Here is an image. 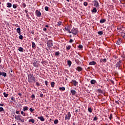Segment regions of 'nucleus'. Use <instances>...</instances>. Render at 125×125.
Segmentation results:
<instances>
[{"label":"nucleus","mask_w":125,"mask_h":125,"mask_svg":"<svg viewBox=\"0 0 125 125\" xmlns=\"http://www.w3.org/2000/svg\"><path fill=\"white\" fill-rule=\"evenodd\" d=\"M36 79L34 77V75L29 74L28 75V82L29 83H35Z\"/></svg>","instance_id":"nucleus-1"},{"label":"nucleus","mask_w":125,"mask_h":125,"mask_svg":"<svg viewBox=\"0 0 125 125\" xmlns=\"http://www.w3.org/2000/svg\"><path fill=\"white\" fill-rule=\"evenodd\" d=\"M70 33H72L73 35H77L78 33L79 32V30L78 28H72L71 30L70 31Z\"/></svg>","instance_id":"nucleus-2"},{"label":"nucleus","mask_w":125,"mask_h":125,"mask_svg":"<svg viewBox=\"0 0 125 125\" xmlns=\"http://www.w3.org/2000/svg\"><path fill=\"white\" fill-rule=\"evenodd\" d=\"M15 118L17 120V121H20L21 123H24L25 122V119L23 118L21 119V116L20 115H18L16 116H15Z\"/></svg>","instance_id":"nucleus-3"},{"label":"nucleus","mask_w":125,"mask_h":125,"mask_svg":"<svg viewBox=\"0 0 125 125\" xmlns=\"http://www.w3.org/2000/svg\"><path fill=\"white\" fill-rule=\"evenodd\" d=\"M47 45L48 47H51L53 45V43H52V40H49L47 42Z\"/></svg>","instance_id":"nucleus-4"},{"label":"nucleus","mask_w":125,"mask_h":125,"mask_svg":"<svg viewBox=\"0 0 125 125\" xmlns=\"http://www.w3.org/2000/svg\"><path fill=\"white\" fill-rule=\"evenodd\" d=\"M71 114L70 112H68L67 114H66V115L65 116V120H70L71 118Z\"/></svg>","instance_id":"nucleus-5"},{"label":"nucleus","mask_w":125,"mask_h":125,"mask_svg":"<svg viewBox=\"0 0 125 125\" xmlns=\"http://www.w3.org/2000/svg\"><path fill=\"white\" fill-rule=\"evenodd\" d=\"M35 13H36V16H37V17H41V16H42V13H41L40 12V11H39L38 10H36Z\"/></svg>","instance_id":"nucleus-6"},{"label":"nucleus","mask_w":125,"mask_h":125,"mask_svg":"<svg viewBox=\"0 0 125 125\" xmlns=\"http://www.w3.org/2000/svg\"><path fill=\"white\" fill-rule=\"evenodd\" d=\"M94 5L96 8L97 7V8H99L100 7L99 2H98L97 0H94Z\"/></svg>","instance_id":"nucleus-7"},{"label":"nucleus","mask_w":125,"mask_h":125,"mask_svg":"<svg viewBox=\"0 0 125 125\" xmlns=\"http://www.w3.org/2000/svg\"><path fill=\"white\" fill-rule=\"evenodd\" d=\"M72 83L75 86H76V85H78V84H79L78 82H77L76 80H72Z\"/></svg>","instance_id":"nucleus-8"},{"label":"nucleus","mask_w":125,"mask_h":125,"mask_svg":"<svg viewBox=\"0 0 125 125\" xmlns=\"http://www.w3.org/2000/svg\"><path fill=\"white\" fill-rule=\"evenodd\" d=\"M122 62V60H120L118 62H117L116 63V67H118L119 69H120V66H121V63Z\"/></svg>","instance_id":"nucleus-9"},{"label":"nucleus","mask_w":125,"mask_h":125,"mask_svg":"<svg viewBox=\"0 0 125 125\" xmlns=\"http://www.w3.org/2000/svg\"><path fill=\"white\" fill-rule=\"evenodd\" d=\"M70 92L72 93V95H76L77 92L75 90H71Z\"/></svg>","instance_id":"nucleus-10"},{"label":"nucleus","mask_w":125,"mask_h":125,"mask_svg":"<svg viewBox=\"0 0 125 125\" xmlns=\"http://www.w3.org/2000/svg\"><path fill=\"white\" fill-rule=\"evenodd\" d=\"M97 64L96 61H91L89 62V65H96Z\"/></svg>","instance_id":"nucleus-11"},{"label":"nucleus","mask_w":125,"mask_h":125,"mask_svg":"<svg viewBox=\"0 0 125 125\" xmlns=\"http://www.w3.org/2000/svg\"><path fill=\"white\" fill-rule=\"evenodd\" d=\"M38 119L40 120V121H41V122H44V118H43V117H42V116L38 117Z\"/></svg>","instance_id":"nucleus-12"},{"label":"nucleus","mask_w":125,"mask_h":125,"mask_svg":"<svg viewBox=\"0 0 125 125\" xmlns=\"http://www.w3.org/2000/svg\"><path fill=\"white\" fill-rule=\"evenodd\" d=\"M64 29L66 31H67L68 33H71V31L70 29H69L68 26H66L65 27H64Z\"/></svg>","instance_id":"nucleus-13"},{"label":"nucleus","mask_w":125,"mask_h":125,"mask_svg":"<svg viewBox=\"0 0 125 125\" xmlns=\"http://www.w3.org/2000/svg\"><path fill=\"white\" fill-rule=\"evenodd\" d=\"M0 76H3V77H6V73L1 72L0 71Z\"/></svg>","instance_id":"nucleus-14"},{"label":"nucleus","mask_w":125,"mask_h":125,"mask_svg":"<svg viewBox=\"0 0 125 125\" xmlns=\"http://www.w3.org/2000/svg\"><path fill=\"white\" fill-rule=\"evenodd\" d=\"M17 32H18L19 35H21V29L20 27L17 29Z\"/></svg>","instance_id":"nucleus-15"},{"label":"nucleus","mask_w":125,"mask_h":125,"mask_svg":"<svg viewBox=\"0 0 125 125\" xmlns=\"http://www.w3.org/2000/svg\"><path fill=\"white\" fill-rule=\"evenodd\" d=\"M29 110V107L28 106H24L23 108V112H25V111H28Z\"/></svg>","instance_id":"nucleus-16"},{"label":"nucleus","mask_w":125,"mask_h":125,"mask_svg":"<svg viewBox=\"0 0 125 125\" xmlns=\"http://www.w3.org/2000/svg\"><path fill=\"white\" fill-rule=\"evenodd\" d=\"M106 61H107L106 58H104V59H103V58H101V59H100V62H106Z\"/></svg>","instance_id":"nucleus-17"},{"label":"nucleus","mask_w":125,"mask_h":125,"mask_svg":"<svg viewBox=\"0 0 125 125\" xmlns=\"http://www.w3.org/2000/svg\"><path fill=\"white\" fill-rule=\"evenodd\" d=\"M92 12L93 13H96V12H97V9L96 8V7H94L93 10H92Z\"/></svg>","instance_id":"nucleus-18"},{"label":"nucleus","mask_w":125,"mask_h":125,"mask_svg":"<svg viewBox=\"0 0 125 125\" xmlns=\"http://www.w3.org/2000/svg\"><path fill=\"white\" fill-rule=\"evenodd\" d=\"M12 6V4H11V3H10V2L7 3V7L10 8V7H11Z\"/></svg>","instance_id":"nucleus-19"},{"label":"nucleus","mask_w":125,"mask_h":125,"mask_svg":"<svg viewBox=\"0 0 125 125\" xmlns=\"http://www.w3.org/2000/svg\"><path fill=\"white\" fill-rule=\"evenodd\" d=\"M90 83L91 84H95V83H96V80H94V79H92V80H91Z\"/></svg>","instance_id":"nucleus-20"},{"label":"nucleus","mask_w":125,"mask_h":125,"mask_svg":"<svg viewBox=\"0 0 125 125\" xmlns=\"http://www.w3.org/2000/svg\"><path fill=\"white\" fill-rule=\"evenodd\" d=\"M29 123H32V124L35 123V119H31L28 120Z\"/></svg>","instance_id":"nucleus-21"},{"label":"nucleus","mask_w":125,"mask_h":125,"mask_svg":"<svg viewBox=\"0 0 125 125\" xmlns=\"http://www.w3.org/2000/svg\"><path fill=\"white\" fill-rule=\"evenodd\" d=\"M33 66L34 67H35V68H38L39 67V65H38V63L36 62H33Z\"/></svg>","instance_id":"nucleus-22"},{"label":"nucleus","mask_w":125,"mask_h":125,"mask_svg":"<svg viewBox=\"0 0 125 125\" xmlns=\"http://www.w3.org/2000/svg\"><path fill=\"white\" fill-rule=\"evenodd\" d=\"M77 71H82L83 68L82 67H80V66H78L77 67Z\"/></svg>","instance_id":"nucleus-23"},{"label":"nucleus","mask_w":125,"mask_h":125,"mask_svg":"<svg viewBox=\"0 0 125 125\" xmlns=\"http://www.w3.org/2000/svg\"><path fill=\"white\" fill-rule=\"evenodd\" d=\"M100 22V23H104V22H106V19H101Z\"/></svg>","instance_id":"nucleus-24"},{"label":"nucleus","mask_w":125,"mask_h":125,"mask_svg":"<svg viewBox=\"0 0 125 125\" xmlns=\"http://www.w3.org/2000/svg\"><path fill=\"white\" fill-rule=\"evenodd\" d=\"M67 64L69 66V67L71 66V64H72V61H71V60H68L67 61Z\"/></svg>","instance_id":"nucleus-25"},{"label":"nucleus","mask_w":125,"mask_h":125,"mask_svg":"<svg viewBox=\"0 0 125 125\" xmlns=\"http://www.w3.org/2000/svg\"><path fill=\"white\" fill-rule=\"evenodd\" d=\"M18 50H19V51H20L21 52H23V49L22 47H19Z\"/></svg>","instance_id":"nucleus-26"},{"label":"nucleus","mask_w":125,"mask_h":125,"mask_svg":"<svg viewBox=\"0 0 125 125\" xmlns=\"http://www.w3.org/2000/svg\"><path fill=\"white\" fill-rule=\"evenodd\" d=\"M88 111L89 112H90V113H92V112H93V109H92V108H91V107H88Z\"/></svg>","instance_id":"nucleus-27"},{"label":"nucleus","mask_w":125,"mask_h":125,"mask_svg":"<svg viewBox=\"0 0 125 125\" xmlns=\"http://www.w3.org/2000/svg\"><path fill=\"white\" fill-rule=\"evenodd\" d=\"M51 87H54L55 86V83L54 82H52L51 83Z\"/></svg>","instance_id":"nucleus-28"},{"label":"nucleus","mask_w":125,"mask_h":125,"mask_svg":"<svg viewBox=\"0 0 125 125\" xmlns=\"http://www.w3.org/2000/svg\"><path fill=\"white\" fill-rule=\"evenodd\" d=\"M122 42V40H118L117 42V44H120Z\"/></svg>","instance_id":"nucleus-29"},{"label":"nucleus","mask_w":125,"mask_h":125,"mask_svg":"<svg viewBox=\"0 0 125 125\" xmlns=\"http://www.w3.org/2000/svg\"><path fill=\"white\" fill-rule=\"evenodd\" d=\"M21 114H22V116H23L24 117L26 116V113L24 112V111H21Z\"/></svg>","instance_id":"nucleus-30"},{"label":"nucleus","mask_w":125,"mask_h":125,"mask_svg":"<svg viewBox=\"0 0 125 125\" xmlns=\"http://www.w3.org/2000/svg\"><path fill=\"white\" fill-rule=\"evenodd\" d=\"M109 118L110 120H112V119L113 118V114L112 113H111L110 114V116H109Z\"/></svg>","instance_id":"nucleus-31"},{"label":"nucleus","mask_w":125,"mask_h":125,"mask_svg":"<svg viewBox=\"0 0 125 125\" xmlns=\"http://www.w3.org/2000/svg\"><path fill=\"white\" fill-rule=\"evenodd\" d=\"M35 46H36V44L34 42H32V48H35Z\"/></svg>","instance_id":"nucleus-32"},{"label":"nucleus","mask_w":125,"mask_h":125,"mask_svg":"<svg viewBox=\"0 0 125 125\" xmlns=\"http://www.w3.org/2000/svg\"><path fill=\"white\" fill-rule=\"evenodd\" d=\"M44 83L46 86H47V87H48V82H47V81H45Z\"/></svg>","instance_id":"nucleus-33"},{"label":"nucleus","mask_w":125,"mask_h":125,"mask_svg":"<svg viewBox=\"0 0 125 125\" xmlns=\"http://www.w3.org/2000/svg\"><path fill=\"white\" fill-rule=\"evenodd\" d=\"M98 92H99L100 93H103V91H102V90H101V89H98Z\"/></svg>","instance_id":"nucleus-34"},{"label":"nucleus","mask_w":125,"mask_h":125,"mask_svg":"<svg viewBox=\"0 0 125 125\" xmlns=\"http://www.w3.org/2000/svg\"><path fill=\"white\" fill-rule=\"evenodd\" d=\"M0 112H4V109L2 107H0Z\"/></svg>","instance_id":"nucleus-35"},{"label":"nucleus","mask_w":125,"mask_h":125,"mask_svg":"<svg viewBox=\"0 0 125 125\" xmlns=\"http://www.w3.org/2000/svg\"><path fill=\"white\" fill-rule=\"evenodd\" d=\"M98 33L99 35H103V31H99V32H98Z\"/></svg>","instance_id":"nucleus-36"},{"label":"nucleus","mask_w":125,"mask_h":125,"mask_svg":"<svg viewBox=\"0 0 125 125\" xmlns=\"http://www.w3.org/2000/svg\"><path fill=\"white\" fill-rule=\"evenodd\" d=\"M3 94L4 97H7V96H8V94H6V93L5 92H4Z\"/></svg>","instance_id":"nucleus-37"},{"label":"nucleus","mask_w":125,"mask_h":125,"mask_svg":"<svg viewBox=\"0 0 125 125\" xmlns=\"http://www.w3.org/2000/svg\"><path fill=\"white\" fill-rule=\"evenodd\" d=\"M98 118L97 116H95V117H94V118L93 119V121H97V120H98Z\"/></svg>","instance_id":"nucleus-38"},{"label":"nucleus","mask_w":125,"mask_h":125,"mask_svg":"<svg viewBox=\"0 0 125 125\" xmlns=\"http://www.w3.org/2000/svg\"><path fill=\"white\" fill-rule=\"evenodd\" d=\"M83 5L85 6H87L88 5V2L87 1H84L83 2Z\"/></svg>","instance_id":"nucleus-39"},{"label":"nucleus","mask_w":125,"mask_h":125,"mask_svg":"<svg viewBox=\"0 0 125 125\" xmlns=\"http://www.w3.org/2000/svg\"><path fill=\"white\" fill-rule=\"evenodd\" d=\"M58 123V120H55L54 121V124H55V125H57V123Z\"/></svg>","instance_id":"nucleus-40"},{"label":"nucleus","mask_w":125,"mask_h":125,"mask_svg":"<svg viewBox=\"0 0 125 125\" xmlns=\"http://www.w3.org/2000/svg\"><path fill=\"white\" fill-rule=\"evenodd\" d=\"M71 48V45H67V46H66V49L67 50H69Z\"/></svg>","instance_id":"nucleus-41"},{"label":"nucleus","mask_w":125,"mask_h":125,"mask_svg":"<svg viewBox=\"0 0 125 125\" xmlns=\"http://www.w3.org/2000/svg\"><path fill=\"white\" fill-rule=\"evenodd\" d=\"M19 39H20V40H23V36L20 35V36L19 37Z\"/></svg>","instance_id":"nucleus-42"},{"label":"nucleus","mask_w":125,"mask_h":125,"mask_svg":"<svg viewBox=\"0 0 125 125\" xmlns=\"http://www.w3.org/2000/svg\"><path fill=\"white\" fill-rule=\"evenodd\" d=\"M13 8H17V5H16V4H14L13 5Z\"/></svg>","instance_id":"nucleus-43"},{"label":"nucleus","mask_w":125,"mask_h":125,"mask_svg":"<svg viewBox=\"0 0 125 125\" xmlns=\"http://www.w3.org/2000/svg\"><path fill=\"white\" fill-rule=\"evenodd\" d=\"M29 111H30L31 113H33V112H34V109H33L32 108H30Z\"/></svg>","instance_id":"nucleus-44"},{"label":"nucleus","mask_w":125,"mask_h":125,"mask_svg":"<svg viewBox=\"0 0 125 125\" xmlns=\"http://www.w3.org/2000/svg\"><path fill=\"white\" fill-rule=\"evenodd\" d=\"M78 47L79 48H83V45L82 44H79V45L78 46Z\"/></svg>","instance_id":"nucleus-45"},{"label":"nucleus","mask_w":125,"mask_h":125,"mask_svg":"<svg viewBox=\"0 0 125 125\" xmlns=\"http://www.w3.org/2000/svg\"><path fill=\"white\" fill-rule=\"evenodd\" d=\"M40 97L42 98L43 97V94L42 92L40 93Z\"/></svg>","instance_id":"nucleus-46"},{"label":"nucleus","mask_w":125,"mask_h":125,"mask_svg":"<svg viewBox=\"0 0 125 125\" xmlns=\"http://www.w3.org/2000/svg\"><path fill=\"white\" fill-rule=\"evenodd\" d=\"M44 8L46 11H48V7L45 6Z\"/></svg>","instance_id":"nucleus-47"},{"label":"nucleus","mask_w":125,"mask_h":125,"mask_svg":"<svg viewBox=\"0 0 125 125\" xmlns=\"http://www.w3.org/2000/svg\"><path fill=\"white\" fill-rule=\"evenodd\" d=\"M22 7H23V8H25V7H26V4L25 3H22Z\"/></svg>","instance_id":"nucleus-48"},{"label":"nucleus","mask_w":125,"mask_h":125,"mask_svg":"<svg viewBox=\"0 0 125 125\" xmlns=\"http://www.w3.org/2000/svg\"><path fill=\"white\" fill-rule=\"evenodd\" d=\"M55 55L57 56L58 55H59V52H56L55 53Z\"/></svg>","instance_id":"nucleus-49"},{"label":"nucleus","mask_w":125,"mask_h":125,"mask_svg":"<svg viewBox=\"0 0 125 125\" xmlns=\"http://www.w3.org/2000/svg\"><path fill=\"white\" fill-rule=\"evenodd\" d=\"M61 24H62V22H61V21H59L58 22V26H60V25H61Z\"/></svg>","instance_id":"nucleus-50"},{"label":"nucleus","mask_w":125,"mask_h":125,"mask_svg":"<svg viewBox=\"0 0 125 125\" xmlns=\"http://www.w3.org/2000/svg\"><path fill=\"white\" fill-rule=\"evenodd\" d=\"M31 98H32V99H35V95L32 94L31 95Z\"/></svg>","instance_id":"nucleus-51"},{"label":"nucleus","mask_w":125,"mask_h":125,"mask_svg":"<svg viewBox=\"0 0 125 125\" xmlns=\"http://www.w3.org/2000/svg\"><path fill=\"white\" fill-rule=\"evenodd\" d=\"M36 85H37V86H40V84L39 83V82H37L36 83Z\"/></svg>","instance_id":"nucleus-52"},{"label":"nucleus","mask_w":125,"mask_h":125,"mask_svg":"<svg viewBox=\"0 0 125 125\" xmlns=\"http://www.w3.org/2000/svg\"><path fill=\"white\" fill-rule=\"evenodd\" d=\"M73 42V40H72V39H70V40H69V42Z\"/></svg>","instance_id":"nucleus-53"},{"label":"nucleus","mask_w":125,"mask_h":125,"mask_svg":"<svg viewBox=\"0 0 125 125\" xmlns=\"http://www.w3.org/2000/svg\"><path fill=\"white\" fill-rule=\"evenodd\" d=\"M11 99L12 101H15V98H14L13 97H12Z\"/></svg>","instance_id":"nucleus-54"},{"label":"nucleus","mask_w":125,"mask_h":125,"mask_svg":"<svg viewBox=\"0 0 125 125\" xmlns=\"http://www.w3.org/2000/svg\"><path fill=\"white\" fill-rule=\"evenodd\" d=\"M60 90H63V87L59 88Z\"/></svg>","instance_id":"nucleus-55"},{"label":"nucleus","mask_w":125,"mask_h":125,"mask_svg":"<svg viewBox=\"0 0 125 125\" xmlns=\"http://www.w3.org/2000/svg\"><path fill=\"white\" fill-rule=\"evenodd\" d=\"M18 95H19L20 96H22V94H21V93H19Z\"/></svg>","instance_id":"nucleus-56"},{"label":"nucleus","mask_w":125,"mask_h":125,"mask_svg":"<svg viewBox=\"0 0 125 125\" xmlns=\"http://www.w3.org/2000/svg\"><path fill=\"white\" fill-rule=\"evenodd\" d=\"M16 113L17 114V115L19 114V111H16Z\"/></svg>","instance_id":"nucleus-57"},{"label":"nucleus","mask_w":125,"mask_h":125,"mask_svg":"<svg viewBox=\"0 0 125 125\" xmlns=\"http://www.w3.org/2000/svg\"><path fill=\"white\" fill-rule=\"evenodd\" d=\"M24 12H25V13L28 14V10H25Z\"/></svg>","instance_id":"nucleus-58"},{"label":"nucleus","mask_w":125,"mask_h":125,"mask_svg":"<svg viewBox=\"0 0 125 125\" xmlns=\"http://www.w3.org/2000/svg\"><path fill=\"white\" fill-rule=\"evenodd\" d=\"M110 82L112 83H114L113 80H110Z\"/></svg>","instance_id":"nucleus-59"},{"label":"nucleus","mask_w":125,"mask_h":125,"mask_svg":"<svg viewBox=\"0 0 125 125\" xmlns=\"http://www.w3.org/2000/svg\"><path fill=\"white\" fill-rule=\"evenodd\" d=\"M43 31H44V32H45V31H46V28H44L43 29Z\"/></svg>","instance_id":"nucleus-60"},{"label":"nucleus","mask_w":125,"mask_h":125,"mask_svg":"<svg viewBox=\"0 0 125 125\" xmlns=\"http://www.w3.org/2000/svg\"><path fill=\"white\" fill-rule=\"evenodd\" d=\"M123 38H125V32L124 33V35L123 36Z\"/></svg>","instance_id":"nucleus-61"},{"label":"nucleus","mask_w":125,"mask_h":125,"mask_svg":"<svg viewBox=\"0 0 125 125\" xmlns=\"http://www.w3.org/2000/svg\"><path fill=\"white\" fill-rule=\"evenodd\" d=\"M123 33H124V32L123 31H122V32H121V35H122V36L123 37V36L124 35H123Z\"/></svg>","instance_id":"nucleus-62"},{"label":"nucleus","mask_w":125,"mask_h":125,"mask_svg":"<svg viewBox=\"0 0 125 125\" xmlns=\"http://www.w3.org/2000/svg\"><path fill=\"white\" fill-rule=\"evenodd\" d=\"M115 103H116V104H119V102L116 101Z\"/></svg>","instance_id":"nucleus-63"},{"label":"nucleus","mask_w":125,"mask_h":125,"mask_svg":"<svg viewBox=\"0 0 125 125\" xmlns=\"http://www.w3.org/2000/svg\"><path fill=\"white\" fill-rule=\"evenodd\" d=\"M4 104H0V106H3Z\"/></svg>","instance_id":"nucleus-64"}]
</instances>
